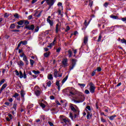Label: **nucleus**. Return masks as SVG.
I'll list each match as a JSON object with an SVG mask.
<instances>
[{"label": "nucleus", "instance_id": "1", "mask_svg": "<svg viewBox=\"0 0 126 126\" xmlns=\"http://www.w3.org/2000/svg\"><path fill=\"white\" fill-rule=\"evenodd\" d=\"M75 107H76V108L72 110V111L73 112V114L74 115V119L77 118V117L79 116V112H80L79 109L78 108V107H77V106H75Z\"/></svg>", "mask_w": 126, "mask_h": 126}, {"label": "nucleus", "instance_id": "2", "mask_svg": "<svg viewBox=\"0 0 126 126\" xmlns=\"http://www.w3.org/2000/svg\"><path fill=\"white\" fill-rule=\"evenodd\" d=\"M90 91L91 93H94L95 92V85L93 83H89Z\"/></svg>", "mask_w": 126, "mask_h": 126}, {"label": "nucleus", "instance_id": "3", "mask_svg": "<svg viewBox=\"0 0 126 126\" xmlns=\"http://www.w3.org/2000/svg\"><path fill=\"white\" fill-rule=\"evenodd\" d=\"M77 94L78 96H79V97H81V100H80V101H75V102H76V103H79L80 102H83L84 101V95H83V94H82L81 92H78L77 93Z\"/></svg>", "mask_w": 126, "mask_h": 126}, {"label": "nucleus", "instance_id": "4", "mask_svg": "<svg viewBox=\"0 0 126 126\" xmlns=\"http://www.w3.org/2000/svg\"><path fill=\"white\" fill-rule=\"evenodd\" d=\"M60 118L61 121H63L65 124H69V123H70V120L68 119V118H63V115H61Z\"/></svg>", "mask_w": 126, "mask_h": 126}, {"label": "nucleus", "instance_id": "5", "mask_svg": "<svg viewBox=\"0 0 126 126\" xmlns=\"http://www.w3.org/2000/svg\"><path fill=\"white\" fill-rule=\"evenodd\" d=\"M69 89V93L70 95H75L76 94V92L75 89L73 88H68Z\"/></svg>", "mask_w": 126, "mask_h": 126}, {"label": "nucleus", "instance_id": "6", "mask_svg": "<svg viewBox=\"0 0 126 126\" xmlns=\"http://www.w3.org/2000/svg\"><path fill=\"white\" fill-rule=\"evenodd\" d=\"M62 63L63 66H64V67L68 66V63H67V59L66 58V59H63L62 62Z\"/></svg>", "mask_w": 126, "mask_h": 126}, {"label": "nucleus", "instance_id": "7", "mask_svg": "<svg viewBox=\"0 0 126 126\" xmlns=\"http://www.w3.org/2000/svg\"><path fill=\"white\" fill-rule=\"evenodd\" d=\"M25 28L26 29H28V30H32V31H33L35 28V26H34V25H31L25 26Z\"/></svg>", "mask_w": 126, "mask_h": 126}, {"label": "nucleus", "instance_id": "8", "mask_svg": "<svg viewBox=\"0 0 126 126\" xmlns=\"http://www.w3.org/2000/svg\"><path fill=\"white\" fill-rule=\"evenodd\" d=\"M41 14H42V11H35L33 16H35V17H40Z\"/></svg>", "mask_w": 126, "mask_h": 126}, {"label": "nucleus", "instance_id": "9", "mask_svg": "<svg viewBox=\"0 0 126 126\" xmlns=\"http://www.w3.org/2000/svg\"><path fill=\"white\" fill-rule=\"evenodd\" d=\"M63 93L64 94H65V95H68L69 96L70 95V94H69V90L68 88L63 90Z\"/></svg>", "mask_w": 126, "mask_h": 126}, {"label": "nucleus", "instance_id": "10", "mask_svg": "<svg viewBox=\"0 0 126 126\" xmlns=\"http://www.w3.org/2000/svg\"><path fill=\"white\" fill-rule=\"evenodd\" d=\"M62 74H58V70H54V76L55 77H62Z\"/></svg>", "mask_w": 126, "mask_h": 126}, {"label": "nucleus", "instance_id": "11", "mask_svg": "<svg viewBox=\"0 0 126 126\" xmlns=\"http://www.w3.org/2000/svg\"><path fill=\"white\" fill-rule=\"evenodd\" d=\"M47 4H48L50 6H52L55 3L54 0H45Z\"/></svg>", "mask_w": 126, "mask_h": 126}, {"label": "nucleus", "instance_id": "12", "mask_svg": "<svg viewBox=\"0 0 126 126\" xmlns=\"http://www.w3.org/2000/svg\"><path fill=\"white\" fill-rule=\"evenodd\" d=\"M47 22L50 24L51 27L54 25V22L51 20V19H47Z\"/></svg>", "mask_w": 126, "mask_h": 126}, {"label": "nucleus", "instance_id": "13", "mask_svg": "<svg viewBox=\"0 0 126 126\" xmlns=\"http://www.w3.org/2000/svg\"><path fill=\"white\" fill-rule=\"evenodd\" d=\"M17 24L20 26H22V25L24 24V20H20V21L17 22Z\"/></svg>", "mask_w": 126, "mask_h": 126}, {"label": "nucleus", "instance_id": "14", "mask_svg": "<svg viewBox=\"0 0 126 126\" xmlns=\"http://www.w3.org/2000/svg\"><path fill=\"white\" fill-rule=\"evenodd\" d=\"M67 52H68V57L71 58V57H72V52L70 50H68Z\"/></svg>", "mask_w": 126, "mask_h": 126}, {"label": "nucleus", "instance_id": "15", "mask_svg": "<svg viewBox=\"0 0 126 126\" xmlns=\"http://www.w3.org/2000/svg\"><path fill=\"white\" fill-rule=\"evenodd\" d=\"M87 42H88V37L87 36H85L84 38V44L86 45Z\"/></svg>", "mask_w": 126, "mask_h": 126}, {"label": "nucleus", "instance_id": "16", "mask_svg": "<svg viewBox=\"0 0 126 126\" xmlns=\"http://www.w3.org/2000/svg\"><path fill=\"white\" fill-rule=\"evenodd\" d=\"M92 116V114H90V113L88 112L87 115V120H90L91 119V117Z\"/></svg>", "mask_w": 126, "mask_h": 126}, {"label": "nucleus", "instance_id": "17", "mask_svg": "<svg viewBox=\"0 0 126 126\" xmlns=\"http://www.w3.org/2000/svg\"><path fill=\"white\" fill-rule=\"evenodd\" d=\"M75 105H73V104H70V108L71 110V111H72L73 110H74L76 108V107H75Z\"/></svg>", "mask_w": 126, "mask_h": 126}, {"label": "nucleus", "instance_id": "18", "mask_svg": "<svg viewBox=\"0 0 126 126\" xmlns=\"http://www.w3.org/2000/svg\"><path fill=\"white\" fill-rule=\"evenodd\" d=\"M23 60L24 62H25L26 64H28L29 62L28 60H27V57H26V56L23 58Z\"/></svg>", "mask_w": 126, "mask_h": 126}, {"label": "nucleus", "instance_id": "19", "mask_svg": "<svg viewBox=\"0 0 126 126\" xmlns=\"http://www.w3.org/2000/svg\"><path fill=\"white\" fill-rule=\"evenodd\" d=\"M18 65H20V66H23L24 65V63L22 61H20L18 63Z\"/></svg>", "mask_w": 126, "mask_h": 126}, {"label": "nucleus", "instance_id": "20", "mask_svg": "<svg viewBox=\"0 0 126 126\" xmlns=\"http://www.w3.org/2000/svg\"><path fill=\"white\" fill-rule=\"evenodd\" d=\"M35 95H36L37 96H40L41 94V91H40L39 90H37L35 91Z\"/></svg>", "mask_w": 126, "mask_h": 126}, {"label": "nucleus", "instance_id": "21", "mask_svg": "<svg viewBox=\"0 0 126 126\" xmlns=\"http://www.w3.org/2000/svg\"><path fill=\"white\" fill-rule=\"evenodd\" d=\"M6 86H7V85L6 84H4L2 86L1 88V91H2V90H3L4 89H5V88L6 87Z\"/></svg>", "mask_w": 126, "mask_h": 126}, {"label": "nucleus", "instance_id": "22", "mask_svg": "<svg viewBox=\"0 0 126 126\" xmlns=\"http://www.w3.org/2000/svg\"><path fill=\"white\" fill-rule=\"evenodd\" d=\"M58 5L59 7V8H60V9H63V3H62V2H59L58 3Z\"/></svg>", "mask_w": 126, "mask_h": 126}, {"label": "nucleus", "instance_id": "23", "mask_svg": "<svg viewBox=\"0 0 126 126\" xmlns=\"http://www.w3.org/2000/svg\"><path fill=\"white\" fill-rule=\"evenodd\" d=\"M48 79H49L50 80H53V75L49 74L47 76Z\"/></svg>", "mask_w": 126, "mask_h": 126}, {"label": "nucleus", "instance_id": "24", "mask_svg": "<svg viewBox=\"0 0 126 126\" xmlns=\"http://www.w3.org/2000/svg\"><path fill=\"white\" fill-rule=\"evenodd\" d=\"M50 54H51V53H50V52H46V53H44V56L45 58H48V57H49V56H50Z\"/></svg>", "mask_w": 126, "mask_h": 126}, {"label": "nucleus", "instance_id": "25", "mask_svg": "<svg viewBox=\"0 0 126 126\" xmlns=\"http://www.w3.org/2000/svg\"><path fill=\"white\" fill-rule=\"evenodd\" d=\"M68 78V76H66L63 80H62V83L63 84L64 82H65L66 80H67V78Z\"/></svg>", "mask_w": 126, "mask_h": 126}, {"label": "nucleus", "instance_id": "26", "mask_svg": "<svg viewBox=\"0 0 126 126\" xmlns=\"http://www.w3.org/2000/svg\"><path fill=\"white\" fill-rule=\"evenodd\" d=\"M59 24L56 25V33H59Z\"/></svg>", "mask_w": 126, "mask_h": 126}, {"label": "nucleus", "instance_id": "27", "mask_svg": "<svg viewBox=\"0 0 126 126\" xmlns=\"http://www.w3.org/2000/svg\"><path fill=\"white\" fill-rule=\"evenodd\" d=\"M29 22L28 21L24 20V24H25V26H28L29 25Z\"/></svg>", "mask_w": 126, "mask_h": 126}, {"label": "nucleus", "instance_id": "28", "mask_svg": "<svg viewBox=\"0 0 126 126\" xmlns=\"http://www.w3.org/2000/svg\"><path fill=\"white\" fill-rule=\"evenodd\" d=\"M111 18H113V19H119V17L117 16H110Z\"/></svg>", "mask_w": 126, "mask_h": 126}, {"label": "nucleus", "instance_id": "29", "mask_svg": "<svg viewBox=\"0 0 126 126\" xmlns=\"http://www.w3.org/2000/svg\"><path fill=\"white\" fill-rule=\"evenodd\" d=\"M32 72L35 74V75H37V74H40V71H35L34 70H32Z\"/></svg>", "mask_w": 126, "mask_h": 126}, {"label": "nucleus", "instance_id": "30", "mask_svg": "<svg viewBox=\"0 0 126 126\" xmlns=\"http://www.w3.org/2000/svg\"><path fill=\"white\" fill-rule=\"evenodd\" d=\"M10 28L11 29H14V28H15V24H11V25L10 26Z\"/></svg>", "mask_w": 126, "mask_h": 126}, {"label": "nucleus", "instance_id": "31", "mask_svg": "<svg viewBox=\"0 0 126 126\" xmlns=\"http://www.w3.org/2000/svg\"><path fill=\"white\" fill-rule=\"evenodd\" d=\"M116 117V115L111 116L109 117V120H110V121H113V120H114Z\"/></svg>", "mask_w": 126, "mask_h": 126}, {"label": "nucleus", "instance_id": "32", "mask_svg": "<svg viewBox=\"0 0 126 126\" xmlns=\"http://www.w3.org/2000/svg\"><path fill=\"white\" fill-rule=\"evenodd\" d=\"M78 85L81 87V88H84L85 87V84H78Z\"/></svg>", "mask_w": 126, "mask_h": 126}, {"label": "nucleus", "instance_id": "33", "mask_svg": "<svg viewBox=\"0 0 126 126\" xmlns=\"http://www.w3.org/2000/svg\"><path fill=\"white\" fill-rule=\"evenodd\" d=\"M40 107L43 108V109L46 108V105L43 103H40Z\"/></svg>", "mask_w": 126, "mask_h": 126}, {"label": "nucleus", "instance_id": "34", "mask_svg": "<svg viewBox=\"0 0 126 126\" xmlns=\"http://www.w3.org/2000/svg\"><path fill=\"white\" fill-rule=\"evenodd\" d=\"M46 84H47V86H48V87H50L52 84V82L49 81L46 83Z\"/></svg>", "mask_w": 126, "mask_h": 126}, {"label": "nucleus", "instance_id": "35", "mask_svg": "<svg viewBox=\"0 0 126 126\" xmlns=\"http://www.w3.org/2000/svg\"><path fill=\"white\" fill-rule=\"evenodd\" d=\"M14 17L15 18H17V19H18L19 18V15H18V14L17 13H15L14 15Z\"/></svg>", "mask_w": 126, "mask_h": 126}, {"label": "nucleus", "instance_id": "36", "mask_svg": "<svg viewBox=\"0 0 126 126\" xmlns=\"http://www.w3.org/2000/svg\"><path fill=\"white\" fill-rule=\"evenodd\" d=\"M54 45H55V43H54V42H52L47 46V48H52V47H53V46H54Z\"/></svg>", "mask_w": 126, "mask_h": 126}, {"label": "nucleus", "instance_id": "37", "mask_svg": "<svg viewBox=\"0 0 126 126\" xmlns=\"http://www.w3.org/2000/svg\"><path fill=\"white\" fill-rule=\"evenodd\" d=\"M75 63H76V60L72 59V64L75 65Z\"/></svg>", "mask_w": 126, "mask_h": 126}, {"label": "nucleus", "instance_id": "38", "mask_svg": "<svg viewBox=\"0 0 126 126\" xmlns=\"http://www.w3.org/2000/svg\"><path fill=\"white\" fill-rule=\"evenodd\" d=\"M21 97H22L23 98V97H24V95H25V93H24V91H21Z\"/></svg>", "mask_w": 126, "mask_h": 126}, {"label": "nucleus", "instance_id": "39", "mask_svg": "<svg viewBox=\"0 0 126 126\" xmlns=\"http://www.w3.org/2000/svg\"><path fill=\"white\" fill-rule=\"evenodd\" d=\"M89 5L90 6H92V5H93V1H92V0H89Z\"/></svg>", "mask_w": 126, "mask_h": 126}, {"label": "nucleus", "instance_id": "40", "mask_svg": "<svg viewBox=\"0 0 126 126\" xmlns=\"http://www.w3.org/2000/svg\"><path fill=\"white\" fill-rule=\"evenodd\" d=\"M20 78H23V74L22 73V72L21 71H20Z\"/></svg>", "mask_w": 126, "mask_h": 126}, {"label": "nucleus", "instance_id": "41", "mask_svg": "<svg viewBox=\"0 0 126 126\" xmlns=\"http://www.w3.org/2000/svg\"><path fill=\"white\" fill-rule=\"evenodd\" d=\"M69 117H70V119H71V120L72 121H73V115L72 113H71V112L70 113Z\"/></svg>", "mask_w": 126, "mask_h": 126}, {"label": "nucleus", "instance_id": "42", "mask_svg": "<svg viewBox=\"0 0 126 126\" xmlns=\"http://www.w3.org/2000/svg\"><path fill=\"white\" fill-rule=\"evenodd\" d=\"M70 30V28L69 26H67L66 28L65 32H67L68 31H69Z\"/></svg>", "mask_w": 126, "mask_h": 126}, {"label": "nucleus", "instance_id": "43", "mask_svg": "<svg viewBox=\"0 0 126 126\" xmlns=\"http://www.w3.org/2000/svg\"><path fill=\"white\" fill-rule=\"evenodd\" d=\"M21 43H22V44L23 45H27V41H21Z\"/></svg>", "mask_w": 126, "mask_h": 126}, {"label": "nucleus", "instance_id": "44", "mask_svg": "<svg viewBox=\"0 0 126 126\" xmlns=\"http://www.w3.org/2000/svg\"><path fill=\"white\" fill-rule=\"evenodd\" d=\"M23 77L26 79V78H27V76L26 75V73H25V71H24V75L23 76Z\"/></svg>", "mask_w": 126, "mask_h": 126}, {"label": "nucleus", "instance_id": "45", "mask_svg": "<svg viewBox=\"0 0 126 126\" xmlns=\"http://www.w3.org/2000/svg\"><path fill=\"white\" fill-rule=\"evenodd\" d=\"M30 61V63L32 66H33V64H34V61L31 59Z\"/></svg>", "mask_w": 126, "mask_h": 126}, {"label": "nucleus", "instance_id": "46", "mask_svg": "<svg viewBox=\"0 0 126 126\" xmlns=\"http://www.w3.org/2000/svg\"><path fill=\"white\" fill-rule=\"evenodd\" d=\"M96 71H97V70H94L93 73H92V76H94L96 73Z\"/></svg>", "mask_w": 126, "mask_h": 126}, {"label": "nucleus", "instance_id": "47", "mask_svg": "<svg viewBox=\"0 0 126 126\" xmlns=\"http://www.w3.org/2000/svg\"><path fill=\"white\" fill-rule=\"evenodd\" d=\"M121 20H122L123 22H125V23H126V17L122 18Z\"/></svg>", "mask_w": 126, "mask_h": 126}, {"label": "nucleus", "instance_id": "48", "mask_svg": "<svg viewBox=\"0 0 126 126\" xmlns=\"http://www.w3.org/2000/svg\"><path fill=\"white\" fill-rule=\"evenodd\" d=\"M96 70H97V71L100 72V71H101V70H102V69L101 68V67H98L96 68Z\"/></svg>", "mask_w": 126, "mask_h": 126}, {"label": "nucleus", "instance_id": "49", "mask_svg": "<svg viewBox=\"0 0 126 126\" xmlns=\"http://www.w3.org/2000/svg\"><path fill=\"white\" fill-rule=\"evenodd\" d=\"M85 93L86 94H90V92H89V91L88 90H86L85 91Z\"/></svg>", "mask_w": 126, "mask_h": 126}, {"label": "nucleus", "instance_id": "50", "mask_svg": "<svg viewBox=\"0 0 126 126\" xmlns=\"http://www.w3.org/2000/svg\"><path fill=\"white\" fill-rule=\"evenodd\" d=\"M61 50H62V48L61 47L58 48L56 50L57 53H60V52H61Z\"/></svg>", "mask_w": 126, "mask_h": 126}, {"label": "nucleus", "instance_id": "51", "mask_svg": "<svg viewBox=\"0 0 126 126\" xmlns=\"http://www.w3.org/2000/svg\"><path fill=\"white\" fill-rule=\"evenodd\" d=\"M101 38H102V37L101 36V34H100L97 39V42H100V41H101Z\"/></svg>", "mask_w": 126, "mask_h": 126}, {"label": "nucleus", "instance_id": "52", "mask_svg": "<svg viewBox=\"0 0 126 126\" xmlns=\"http://www.w3.org/2000/svg\"><path fill=\"white\" fill-rule=\"evenodd\" d=\"M101 122H102V123H106L107 122V121H106V120H105L103 118H101Z\"/></svg>", "mask_w": 126, "mask_h": 126}, {"label": "nucleus", "instance_id": "53", "mask_svg": "<svg viewBox=\"0 0 126 126\" xmlns=\"http://www.w3.org/2000/svg\"><path fill=\"white\" fill-rule=\"evenodd\" d=\"M9 16V14L6 13L4 14V17H5V18H7V17H8Z\"/></svg>", "mask_w": 126, "mask_h": 126}, {"label": "nucleus", "instance_id": "54", "mask_svg": "<svg viewBox=\"0 0 126 126\" xmlns=\"http://www.w3.org/2000/svg\"><path fill=\"white\" fill-rule=\"evenodd\" d=\"M15 72L16 73V75H17V76H18L19 75V72L17 70H16L15 71Z\"/></svg>", "mask_w": 126, "mask_h": 126}, {"label": "nucleus", "instance_id": "55", "mask_svg": "<svg viewBox=\"0 0 126 126\" xmlns=\"http://www.w3.org/2000/svg\"><path fill=\"white\" fill-rule=\"evenodd\" d=\"M35 32H38L39 31V27H36L34 30Z\"/></svg>", "mask_w": 126, "mask_h": 126}, {"label": "nucleus", "instance_id": "56", "mask_svg": "<svg viewBox=\"0 0 126 126\" xmlns=\"http://www.w3.org/2000/svg\"><path fill=\"white\" fill-rule=\"evenodd\" d=\"M75 65H73L72 64V66H70V70H71L72 69H73V67H74Z\"/></svg>", "mask_w": 126, "mask_h": 126}, {"label": "nucleus", "instance_id": "57", "mask_svg": "<svg viewBox=\"0 0 126 126\" xmlns=\"http://www.w3.org/2000/svg\"><path fill=\"white\" fill-rule=\"evenodd\" d=\"M12 32H20V30H13L12 31Z\"/></svg>", "mask_w": 126, "mask_h": 126}, {"label": "nucleus", "instance_id": "58", "mask_svg": "<svg viewBox=\"0 0 126 126\" xmlns=\"http://www.w3.org/2000/svg\"><path fill=\"white\" fill-rule=\"evenodd\" d=\"M4 83V79H2L0 82V84L1 85H2Z\"/></svg>", "mask_w": 126, "mask_h": 126}, {"label": "nucleus", "instance_id": "59", "mask_svg": "<svg viewBox=\"0 0 126 126\" xmlns=\"http://www.w3.org/2000/svg\"><path fill=\"white\" fill-rule=\"evenodd\" d=\"M19 96V94L17 93H15L13 97H15V98H16V97H18Z\"/></svg>", "mask_w": 126, "mask_h": 126}, {"label": "nucleus", "instance_id": "60", "mask_svg": "<svg viewBox=\"0 0 126 126\" xmlns=\"http://www.w3.org/2000/svg\"><path fill=\"white\" fill-rule=\"evenodd\" d=\"M20 56L21 58H24V57L26 56V55L25 54H24V53H22Z\"/></svg>", "mask_w": 126, "mask_h": 126}, {"label": "nucleus", "instance_id": "61", "mask_svg": "<svg viewBox=\"0 0 126 126\" xmlns=\"http://www.w3.org/2000/svg\"><path fill=\"white\" fill-rule=\"evenodd\" d=\"M32 18H33V16L32 15H30L28 17V19L29 20H31V19H32Z\"/></svg>", "mask_w": 126, "mask_h": 126}, {"label": "nucleus", "instance_id": "62", "mask_svg": "<svg viewBox=\"0 0 126 126\" xmlns=\"http://www.w3.org/2000/svg\"><path fill=\"white\" fill-rule=\"evenodd\" d=\"M17 104H13V108L14 109H15V110H16V107H17Z\"/></svg>", "mask_w": 126, "mask_h": 126}, {"label": "nucleus", "instance_id": "63", "mask_svg": "<svg viewBox=\"0 0 126 126\" xmlns=\"http://www.w3.org/2000/svg\"><path fill=\"white\" fill-rule=\"evenodd\" d=\"M86 109H87L89 111H91V108L90 107V106H87L86 107Z\"/></svg>", "mask_w": 126, "mask_h": 126}, {"label": "nucleus", "instance_id": "64", "mask_svg": "<svg viewBox=\"0 0 126 126\" xmlns=\"http://www.w3.org/2000/svg\"><path fill=\"white\" fill-rule=\"evenodd\" d=\"M48 124L50 126H54V124L51 122H48Z\"/></svg>", "mask_w": 126, "mask_h": 126}]
</instances>
